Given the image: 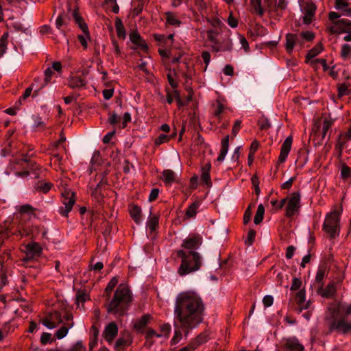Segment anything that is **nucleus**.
<instances>
[{
    "instance_id": "f257e3e1",
    "label": "nucleus",
    "mask_w": 351,
    "mask_h": 351,
    "mask_svg": "<svg viewBox=\"0 0 351 351\" xmlns=\"http://www.w3.org/2000/svg\"><path fill=\"white\" fill-rule=\"evenodd\" d=\"M204 311L203 300L195 291H182L178 293L175 299V320L180 328L186 333L203 322Z\"/></svg>"
},
{
    "instance_id": "f03ea898",
    "label": "nucleus",
    "mask_w": 351,
    "mask_h": 351,
    "mask_svg": "<svg viewBox=\"0 0 351 351\" xmlns=\"http://www.w3.org/2000/svg\"><path fill=\"white\" fill-rule=\"evenodd\" d=\"M202 243V238L198 234H194L186 238L182 244L184 249L176 252L178 256L182 258L178 274L184 276L198 270L202 265L201 256L195 250Z\"/></svg>"
},
{
    "instance_id": "7ed1b4c3",
    "label": "nucleus",
    "mask_w": 351,
    "mask_h": 351,
    "mask_svg": "<svg viewBox=\"0 0 351 351\" xmlns=\"http://www.w3.org/2000/svg\"><path fill=\"white\" fill-rule=\"evenodd\" d=\"M132 300L131 291L124 284H120L116 289L114 296L107 305L108 313L123 315Z\"/></svg>"
},
{
    "instance_id": "20e7f679",
    "label": "nucleus",
    "mask_w": 351,
    "mask_h": 351,
    "mask_svg": "<svg viewBox=\"0 0 351 351\" xmlns=\"http://www.w3.org/2000/svg\"><path fill=\"white\" fill-rule=\"evenodd\" d=\"M207 41L210 43V47L214 52L228 51L232 49V40L230 36L223 34L217 28L206 31Z\"/></svg>"
},
{
    "instance_id": "39448f33",
    "label": "nucleus",
    "mask_w": 351,
    "mask_h": 351,
    "mask_svg": "<svg viewBox=\"0 0 351 351\" xmlns=\"http://www.w3.org/2000/svg\"><path fill=\"white\" fill-rule=\"evenodd\" d=\"M324 230L331 237H334L339 231V213L334 210L328 213L324 223Z\"/></svg>"
},
{
    "instance_id": "423d86ee",
    "label": "nucleus",
    "mask_w": 351,
    "mask_h": 351,
    "mask_svg": "<svg viewBox=\"0 0 351 351\" xmlns=\"http://www.w3.org/2000/svg\"><path fill=\"white\" fill-rule=\"evenodd\" d=\"M329 332L336 331L339 333L346 334L351 332V322H348L342 318L338 320H328Z\"/></svg>"
},
{
    "instance_id": "0eeeda50",
    "label": "nucleus",
    "mask_w": 351,
    "mask_h": 351,
    "mask_svg": "<svg viewBox=\"0 0 351 351\" xmlns=\"http://www.w3.org/2000/svg\"><path fill=\"white\" fill-rule=\"evenodd\" d=\"M327 29L331 34H342L351 32V21L347 19H341L335 22L332 25L328 26Z\"/></svg>"
},
{
    "instance_id": "6e6552de",
    "label": "nucleus",
    "mask_w": 351,
    "mask_h": 351,
    "mask_svg": "<svg viewBox=\"0 0 351 351\" xmlns=\"http://www.w3.org/2000/svg\"><path fill=\"white\" fill-rule=\"evenodd\" d=\"M288 202L286 207V216L292 217L300 208V194L299 192H294L287 198Z\"/></svg>"
},
{
    "instance_id": "1a4fd4ad",
    "label": "nucleus",
    "mask_w": 351,
    "mask_h": 351,
    "mask_svg": "<svg viewBox=\"0 0 351 351\" xmlns=\"http://www.w3.org/2000/svg\"><path fill=\"white\" fill-rule=\"evenodd\" d=\"M75 193L71 191H65L62 193L63 200L62 203L64 207L60 208V213L62 215L67 216L68 213L71 210L75 199L74 198Z\"/></svg>"
},
{
    "instance_id": "9d476101",
    "label": "nucleus",
    "mask_w": 351,
    "mask_h": 351,
    "mask_svg": "<svg viewBox=\"0 0 351 351\" xmlns=\"http://www.w3.org/2000/svg\"><path fill=\"white\" fill-rule=\"evenodd\" d=\"M25 249V257L23 258L24 261H29L35 257L40 256L43 250L40 244L36 242L27 244Z\"/></svg>"
},
{
    "instance_id": "9b49d317",
    "label": "nucleus",
    "mask_w": 351,
    "mask_h": 351,
    "mask_svg": "<svg viewBox=\"0 0 351 351\" xmlns=\"http://www.w3.org/2000/svg\"><path fill=\"white\" fill-rule=\"evenodd\" d=\"M303 45L304 42L302 41L301 36L299 34L289 33L286 35L285 48L288 53H291L295 46L302 47Z\"/></svg>"
},
{
    "instance_id": "f8f14e48",
    "label": "nucleus",
    "mask_w": 351,
    "mask_h": 351,
    "mask_svg": "<svg viewBox=\"0 0 351 351\" xmlns=\"http://www.w3.org/2000/svg\"><path fill=\"white\" fill-rule=\"evenodd\" d=\"M117 325L115 322H112L105 327L102 335L107 342L111 343L117 335Z\"/></svg>"
},
{
    "instance_id": "ddd939ff",
    "label": "nucleus",
    "mask_w": 351,
    "mask_h": 351,
    "mask_svg": "<svg viewBox=\"0 0 351 351\" xmlns=\"http://www.w3.org/2000/svg\"><path fill=\"white\" fill-rule=\"evenodd\" d=\"M283 348L289 351H303L304 348L295 337L284 339Z\"/></svg>"
},
{
    "instance_id": "4468645a",
    "label": "nucleus",
    "mask_w": 351,
    "mask_h": 351,
    "mask_svg": "<svg viewBox=\"0 0 351 351\" xmlns=\"http://www.w3.org/2000/svg\"><path fill=\"white\" fill-rule=\"evenodd\" d=\"M292 141V136H289L283 142L280 149V154L278 158V161L280 162H284L286 160V158L288 156L291 148Z\"/></svg>"
},
{
    "instance_id": "2eb2a0df",
    "label": "nucleus",
    "mask_w": 351,
    "mask_h": 351,
    "mask_svg": "<svg viewBox=\"0 0 351 351\" xmlns=\"http://www.w3.org/2000/svg\"><path fill=\"white\" fill-rule=\"evenodd\" d=\"M316 7L312 3H308L304 8V16H303V22L305 24H310L315 15Z\"/></svg>"
},
{
    "instance_id": "dca6fc26",
    "label": "nucleus",
    "mask_w": 351,
    "mask_h": 351,
    "mask_svg": "<svg viewBox=\"0 0 351 351\" xmlns=\"http://www.w3.org/2000/svg\"><path fill=\"white\" fill-rule=\"evenodd\" d=\"M306 295L305 291L302 289L299 291L295 295V300L298 305V308L300 311L307 309L309 307L310 302H305Z\"/></svg>"
},
{
    "instance_id": "f3484780",
    "label": "nucleus",
    "mask_w": 351,
    "mask_h": 351,
    "mask_svg": "<svg viewBox=\"0 0 351 351\" xmlns=\"http://www.w3.org/2000/svg\"><path fill=\"white\" fill-rule=\"evenodd\" d=\"M86 80L83 77L77 75L70 77L69 80V86L71 88H80L86 86Z\"/></svg>"
},
{
    "instance_id": "a211bd4d",
    "label": "nucleus",
    "mask_w": 351,
    "mask_h": 351,
    "mask_svg": "<svg viewBox=\"0 0 351 351\" xmlns=\"http://www.w3.org/2000/svg\"><path fill=\"white\" fill-rule=\"evenodd\" d=\"M228 147H229V135H227L221 141V148L220 150V154L217 159V161H219V162L223 161V160L228 153Z\"/></svg>"
},
{
    "instance_id": "6ab92c4d",
    "label": "nucleus",
    "mask_w": 351,
    "mask_h": 351,
    "mask_svg": "<svg viewBox=\"0 0 351 351\" xmlns=\"http://www.w3.org/2000/svg\"><path fill=\"white\" fill-rule=\"evenodd\" d=\"M130 40L132 43L137 45L138 47L142 48L143 49H147V46L145 43V41L141 38L140 35L136 32H132L130 34Z\"/></svg>"
},
{
    "instance_id": "aec40b11",
    "label": "nucleus",
    "mask_w": 351,
    "mask_h": 351,
    "mask_svg": "<svg viewBox=\"0 0 351 351\" xmlns=\"http://www.w3.org/2000/svg\"><path fill=\"white\" fill-rule=\"evenodd\" d=\"M319 291L322 297L330 298L335 295L336 293V288L334 283H330L327 285L326 289H319Z\"/></svg>"
},
{
    "instance_id": "412c9836",
    "label": "nucleus",
    "mask_w": 351,
    "mask_h": 351,
    "mask_svg": "<svg viewBox=\"0 0 351 351\" xmlns=\"http://www.w3.org/2000/svg\"><path fill=\"white\" fill-rule=\"evenodd\" d=\"M73 326V322H68L64 323V325L62 326L60 329H58L56 332V336L58 339H61L64 338L68 333V331L70 328Z\"/></svg>"
},
{
    "instance_id": "4be33fe9",
    "label": "nucleus",
    "mask_w": 351,
    "mask_h": 351,
    "mask_svg": "<svg viewBox=\"0 0 351 351\" xmlns=\"http://www.w3.org/2000/svg\"><path fill=\"white\" fill-rule=\"evenodd\" d=\"M150 319L151 316L148 314L142 316L139 319L136 320V322L134 323V328L138 331L143 330L148 324Z\"/></svg>"
},
{
    "instance_id": "5701e85b",
    "label": "nucleus",
    "mask_w": 351,
    "mask_h": 351,
    "mask_svg": "<svg viewBox=\"0 0 351 351\" xmlns=\"http://www.w3.org/2000/svg\"><path fill=\"white\" fill-rule=\"evenodd\" d=\"M130 214L136 223L141 221V209L140 207L136 205L132 206L130 210Z\"/></svg>"
},
{
    "instance_id": "b1692460",
    "label": "nucleus",
    "mask_w": 351,
    "mask_h": 351,
    "mask_svg": "<svg viewBox=\"0 0 351 351\" xmlns=\"http://www.w3.org/2000/svg\"><path fill=\"white\" fill-rule=\"evenodd\" d=\"M176 173L170 169L165 170L162 172V180L167 184H171L176 181Z\"/></svg>"
},
{
    "instance_id": "393cba45",
    "label": "nucleus",
    "mask_w": 351,
    "mask_h": 351,
    "mask_svg": "<svg viewBox=\"0 0 351 351\" xmlns=\"http://www.w3.org/2000/svg\"><path fill=\"white\" fill-rule=\"evenodd\" d=\"M115 27L117 30V36L120 38L124 39L126 36L125 27L121 20L118 17H117L115 19Z\"/></svg>"
},
{
    "instance_id": "a878e982",
    "label": "nucleus",
    "mask_w": 351,
    "mask_h": 351,
    "mask_svg": "<svg viewBox=\"0 0 351 351\" xmlns=\"http://www.w3.org/2000/svg\"><path fill=\"white\" fill-rule=\"evenodd\" d=\"M211 168L210 163H206L202 168V180L207 184H210V171Z\"/></svg>"
},
{
    "instance_id": "bb28decb",
    "label": "nucleus",
    "mask_w": 351,
    "mask_h": 351,
    "mask_svg": "<svg viewBox=\"0 0 351 351\" xmlns=\"http://www.w3.org/2000/svg\"><path fill=\"white\" fill-rule=\"evenodd\" d=\"M53 184L51 182H38L34 186V189L36 191L47 193L52 187Z\"/></svg>"
},
{
    "instance_id": "cd10ccee",
    "label": "nucleus",
    "mask_w": 351,
    "mask_h": 351,
    "mask_svg": "<svg viewBox=\"0 0 351 351\" xmlns=\"http://www.w3.org/2000/svg\"><path fill=\"white\" fill-rule=\"evenodd\" d=\"M265 213V208L263 204H259L254 218V223L256 225L262 222Z\"/></svg>"
},
{
    "instance_id": "c85d7f7f",
    "label": "nucleus",
    "mask_w": 351,
    "mask_h": 351,
    "mask_svg": "<svg viewBox=\"0 0 351 351\" xmlns=\"http://www.w3.org/2000/svg\"><path fill=\"white\" fill-rule=\"evenodd\" d=\"M323 50V46L321 43L317 44L313 49L308 51L306 54V60H309L317 56Z\"/></svg>"
},
{
    "instance_id": "c756f323",
    "label": "nucleus",
    "mask_w": 351,
    "mask_h": 351,
    "mask_svg": "<svg viewBox=\"0 0 351 351\" xmlns=\"http://www.w3.org/2000/svg\"><path fill=\"white\" fill-rule=\"evenodd\" d=\"M348 3L346 0H335V8L337 10H342L346 12V15H351V9H347Z\"/></svg>"
},
{
    "instance_id": "7c9ffc66",
    "label": "nucleus",
    "mask_w": 351,
    "mask_h": 351,
    "mask_svg": "<svg viewBox=\"0 0 351 351\" xmlns=\"http://www.w3.org/2000/svg\"><path fill=\"white\" fill-rule=\"evenodd\" d=\"M199 206V202H195L191 205H190L186 211V215L188 217H194L197 214V210L198 209Z\"/></svg>"
},
{
    "instance_id": "2f4dec72",
    "label": "nucleus",
    "mask_w": 351,
    "mask_h": 351,
    "mask_svg": "<svg viewBox=\"0 0 351 351\" xmlns=\"http://www.w3.org/2000/svg\"><path fill=\"white\" fill-rule=\"evenodd\" d=\"M209 338V334L207 332L200 333L194 340L195 347L199 346L206 343Z\"/></svg>"
},
{
    "instance_id": "473e14b6",
    "label": "nucleus",
    "mask_w": 351,
    "mask_h": 351,
    "mask_svg": "<svg viewBox=\"0 0 351 351\" xmlns=\"http://www.w3.org/2000/svg\"><path fill=\"white\" fill-rule=\"evenodd\" d=\"M76 23L78 25L80 28L82 30V32L86 34V36H89L88 29V26L86 24V23L84 21L83 19L81 16H79L74 19Z\"/></svg>"
},
{
    "instance_id": "72a5a7b5",
    "label": "nucleus",
    "mask_w": 351,
    "mask_h": 351,
    "mask_svg": "<svg viewBox=\"0 0 351 351\" xmlns=\"http://www.w3.org/2000/svg\"><path fill=\"white\" fill-rule=\"evenodd\" d=\"M118 283V278L117 277H113L110 281L108 283L106 289H105V293L106 294V296L109 297L110 295L111 291L114 288V287Z\"/></svg>"
},
{
    "instance_id": "f704fd0d",
    "label": "nucleus",
    "mask_w": 351,
    "mask_h": 351,
    "mask_svg": "<svg viewBox=\"0 0 351 351\" xmlns=\"http://www.w3.org/2000/svg\"><path fill=\"white\" fill-rule=\"evenodd\" d=\"M67 15L63 11L60 14L56 21V26L58 29H60L62 25H66Z\"/></svg>"
},
{
    "instance_id": "c9c22d12",
    "label": "nucleus",
    "mask_w": 351,
    "mask_h": 351,
    "mask_svg": "<svg viewBox=\"0 0 351 351\" xmlns=\"http://www.w3.org/2000/svg\"><path fill=\"white\" fill-rule=\"evenodd\" d=\"M251 4L253 9L257 14H258L260 16L263 14L264 10L261 6V0H251Z\"/></svg>"
},
{
    "instance_id": "e433bc0d",
    "label": "nucleus",
    "mask_w": 351,
    "mask_h": 351,
    "mask_svg": "<svg viewBox=\"0 0 351 351\" xmlns=\"http://www.w3.org/2000/svg\"><path fill=\"white\" fill-rule=\"evenodd\" d=\"M53 74V71L51 69V68H47L45 71V83L41 86V87L38 89L34 91V93H37L38 90L44 88L51 80V77L52 75Z\"/></svg>"
},
{
    "instance_id": "4c0bfd02",
    "label": "nucleus",
    "mask_w": 351,
    "mask_h": 351,
    "mask_svg": "<svg viewBox=\"0 0 351 351\" xmlns=\"http://www.w3.org/2000/svg\"><path fill=\"white\" fill-rule=\"evenodd\" d=\"M147 226L151 231H154L158 226V217L156 216L150 217Z\"/></svg>"
},
{
    "instance_id": "58836bf2",
    "label": "nucleus",
    "mask_w": 351,
    "mask_h": 351,
    "mask_svg": "<svg viewBox=\"0 0 351 351\" xmlns=\"http://www.w3.org/2000/svg\"><path fill=\"white\" fill-rule=\"evenodd\" d=\"M162 336V335H160V334L157 333L154 330L149 329L147 330V332H146L145 337H146L147 341L149 342V346H151L153 343L152 339L154 337H160Z\"/></svg>"
},
{
    "instance_id": "ea45409f",
    "label": "nucleus",
    "mask_w": 351,
    "mask_h": 351,
    "mask_svg": "<svg viewBox=\"0 0 351 351\" xmlns=\"http://www.w3.org/2000/svg\"><path fill=\"white\" fill-rule=\"evenodd\" d=\"M325 276V270L323 269H319L316 274L315 280L316 282L319 285V289H321L323 287V282L322 280Z\"/></svg>"
},
{
    "instance_id": "a19ab883",
    "label": "nucleus",
    "mask_w": 351,
    "mask_h": 351,
    "mask_svg": "<svg viewBox=\"0 0 351 351\" xmlns=\"http://www.w3.org/2000/svg\"><path fill=\"white\" fill-rule=\"evenodd\" d=\"M351 176L350 168L345 164H342L341 167V176L343 179H346Z\"/></svg>"
},
{
    "instance_id": "79ce46f5",
    "label": "nucleus",
    "mask_w": 351,
    "mask_h": 351,
    "mask_svg": "<svg viewBox=\"0 0 351 351\" xmlns=\"http://www.w3.org/2000/svg\"><path fill=\"white\" fill-rule=\"evenodd\" d=\"M299 35L300 36H301L302 41H303L304 43V40L312 41L315 38L314 34L310 31L303 32L300 33Z\"/></svg>"
},
{
    "instance_id": "37998d69",
    "label": "nucleus",
    "mask_w": 351,
    "mask_h": 351,
    "mask_svg": "<svg viewBox=\"0 0 351 351\" xmlns=\"http://www.w3.org/2000/svg\"><path fill=\"white\" fill-rule=\"evenodd\" d=\"M97 179L99 180V182L97 183V186L95 189V193H97L98 189H99L100 187H101L104 185L107 184V179L106 178V173L105 172L99 175Z\"/></svg>"
},
{
    "instance_id": "c03bdc74",
    "label": "nucleus",
    "mask_w": 351,
    "mask_h": 351,
    "mask_svg": "<svg viewBox=\"0 0 351 351\" xmlns=\"http://www.w3.org/2000/svg\"><path fill=\"white\" fill-rule=\"evenodd\" d=\"M170 136L161 134L158 138H156L154 143L156 145H160L164 143H167L170 140Z\"/></svg>"
},
{
    "instance_id": "a18cd8bd",
    "label": "nucleus",
    "mask_w": 351,
    "mask_h": 351,
    "mask_svg": "<svg viewBox=\"0 0 351 351\" xmlns=\"http://www.w3.org/2000/svg\"><path fill=\"white\" fill-rule=\"evenodd\" d=\"M349 94L348 86L346 84H341L338 87V96L341 97Z\"/></svg>"
},
{
    "instance_id": "49530a36",
    "label": "nucleus",
    "mask_w": 351,
    "mask_h": 351,
    "mask_svg": "<svg viewBox=\"0 0 351 351\" xmlns=\"http://www.w3.org/2000/svg\"><path fill=\"white\" fill-rule=\"evenodd\" d=\"M34 208L29 204H24L19 207V210L21 213L31 214L33 213Z\"/></svg>"
},
{
    "instance_id": "de8ad7c7",
    "label": "nucleus",
    "mask_w": 351,
    "mask_h": 351,
    "mask_svg": "<svg viewBox=\"0 0 351 351\" xmlns=\"http://www.w3.org/2000/svg\"><path fill=\"white\" fill-rule=\"evenodd\" d=\"M167 23L172 25H178L180 21H178L172 14H167Z\"/></svg>"
},
{
    "instance_id": "09e8293b",
    "label": "nucleus",
    "mask_w": 351,
    "mask_h": 351,
    "mask_svg": "<svg viewBox=\"0 0 351 351\" xmlns=\"http://www.w3.org/2000/svg\"><path fill=\"white\" fill-rule=\"evenodd\" d=\"M258 125L261 130H267L271 127V124L269 122L268 119L264 117L259 119Z\"/></svg>"
},
{
    "instance_id": "8fccbe9b",
    "label": "nucleus",
    "mask_w": 351,
    "mask_h": 351,
    "mask_svg": "<svg viewBox=\"0 0 351 351\" xmlns=\"http://www.w3.org/2000/svg\"><path fill=\"white\" fill-rule=\"evenodd\" d=\"M120 117L118 116V114L113 112L112 113H109V118L108 119V122L111 125H115L118 123Z\"/></svg>"
},
{
    "instance_id": "3c124183",
    "label": "nucleus",
    "mask_w": 351,
    "mask_h": 351,
    "mask_svg": "<svg viewBox=\"0 0 351 351\" xmlns=\"http://www.w3.org/2000/svg\"><path fill=\"white\" fill-rule=\"evenodd\" d=\"M256 231L254 230H250L249 232H248V234H247V240L245 241V243H248V245H251L254 241V239H255V237H256Z\"/></svg>"
},
{
    "instance_id": "603ef678",
    "label": "nucleus",
    "mask_w": 351,
    "mask_h": 351,
    "mask_svg": "<svg viewBox=\"0 0 351 351\" xmlns=\"http://www.w3.org/2000/svg\"><path fill=\"white\" fill-rule=\"evenodd\" d=\"M251 206H252V204H250L245 211V213L243 215L244 224H247L251 219V216H252Z\"/></svg>"
},
{
    "instance_id": "864d4df0",
    "label": "nucleus",
    "mask_w": 351,
    "mask_h": 351,
    "mask_svg": "<svg viewBox=\"0 0 351 351\" xmlns=\"http://www.w3.org/2000/svg\"><path fill=\"white\" fill-rule=\"evenodd\" d=\"M350 53V46L348 44H344L341 47V56L343 58H346Z\"/></svg>"
},
{
    "instance_id": "5fc2aeb1",
    "label": "nucleus",
    "mask_w": 351,
    "mask_h": 351,
    "mask_svg": "<svg viewBox=\"0 0 351 351\" xmlns=\"http://www.w3.org/2000/svg\"><path fill=\"white\" fill-rule=\"evenodd\" d=\"M302 285V280L300 278H294L293 280L292 285L291 286V290L295 291L298 290Z\"/></svg>"
},
{
    "instance_id": "6e6d98bb",
    "label": "nucleus",
    "mask_w": 351,
    "mask_h": 351,
    "mask_svg": "<svg viewBox=\"0 0 351 351\" xmlns=\"http://www.w3.org/2000/svg\"><path fill=\"white\" fill-rule=\"evenodd\" d=\"M161 333L160 335H162V336L168 337L170 331H171V326L169 324H165L160 327Z\"/></svg>"
},
{
    "instance_id": "4d7b16f0",
    "label": "nucleus",
    "mask_w": 351,
    "mask_h": 351,
    "mask_svg": "<svg viewBox=\"0 0 351 351\" xmlns=\"http://www.w3.org/2000/svg\"><path fill=\"white\" fill-rule=\"evenodd\" d=\"M331 125H332V121H329V120H324V121L323 125H322L323 137H324L326 136L327 132L328 131V130L331 127Z\"/></svg>"
},
{
    "instance_id": "13d9d810",
    "label": "nucleus",
    "mask_w": 351,
    "mask_h": 351,
    "mask_svg": "<svg viewBox=\"0 0 351 351\" xmlns=\"http://www.w3.org/2000/svg\"><path fill=\"white\" fill-rule=\"evenodd\" d=\"M43 324L47 327L49 329H52L56 327V324L53 322V320L49 317V319H44L43 320Z\"/></svg>"
},
{
    "instance_id": "bf43d9fd",
    "label": "nucleus",
    "mask_w": 351,
    "mask_h": 351,
    "mask_svg": "<svg viewBox=\"0 0 351 351\" xmlns=\"http://www.w3.org/2000/svg\"><path fill=\"white\" fill-rule=\"evenodd\" d=\"M274 298L271 295H265L263 299V303L265 307H269L272 305Z\"/></svg>"
},
{
    "instance_id": "052dcab7",
    "label": "nucleus",
    "mask_w": 351,
    "mask_h": 351,
    "mask_svg": "<svg viewBox=\"0 0 351 351\" xmlns=\"http://www.w3.org/2000/svg\"><path fill=\"white\" fill-rule=\"evenodd\" d=\"M51 335L48 332H43L40 337V342L42 344L45 345L48 342L51 341Z\"/></svg>"
},
{
    "instance_id": "680f3d73",
    "label": "nucleus",
    "mask_w": 351,
    "mask_h": 351,
    "mask_svg": "<svg viewBox=\"0 0 351 351\" xmlns=\"http://www.w3.org/2000/svg\"><path fill=\"white\" fill-rule=\"evenodd\" d=\"M50 317L53 320V322L55 321H57L58 324L63 322V320L61 317V315L57 311H55L53 313H51L50 315Z\"/></svg>"
},
{
    "instance_id": "e2e57ef3",
    "label": "nucleus",
    "mask_w": 351,
    "mask_h": 351,
    "mask_svg": "<svg viewBox=\"0 0 351 351\" xmlns=\"http://www.w3.org/2000/svg\"><path fill=\"white\" fill-rule=\"evenodd\" d=\"M241 125V120H237L233 125L232 130V134L233 136H236L237 133L239 132V130H240Z\"/></svg>"
},
{
    "instance_id": "0e129e2a",
    "label": "nucleus",
    "mask_w": 351,
    "mask_h": 351,
    "mask_svg": "<svg viewBox=\"0 0 351 351\" xmlns=\"http://www.w3.org/2000/svg\"><path fill=\"white\" fill-rule=\"evenodd\" d=\"M239 38L242 47L244 49L245 51H248L249 44L246 38L242 35H239Z\"/></svg>"
},
{
    "instance_id": "69168bd1",
    "label": "nucleus",
    "mask_w": 351,
    "mask_h": 351,
    "mask_svg": "<svg viewBox=\"0 0 351 351\" xmlns=\"http://www.w3.org/2000/svg\"><path fill=\"white\" fill-rule=\"evenodd\" d=\"M88 296L84 293H78L76 296L77 304L79 305L80 302L84 303L88 299Z\"/></svg>"
},
{
    "instance_id": "338daca9",
    "label": "nucleus",
    "mask_w": 351,
    "mask_h": 351,
    "mask_svg": "<svg viewBox=\"0 0 351 351\" xmlns=\"http://www.w3.org/2000/svg\"><path fill=\"white\" fill-rule=\"evenodd\" d=\"M32 119H34V127L38 128V127H44L45 123L43 121H41V118L38 116L34 115L32 117Z\"/></svg>"
},
{
    "instance_id": "774afa93",
    "label": "nucleus",
    "mask_w": 351,
    "mask_h": 351,
    "mask_svg": "<svg viewBox=\"0 0 351 351\" xmlns=\"http://www.w3.org/2000/svg\"><path fill=\"white\" fill-rule=\"evenodd\" d=\"M71 351H85V347L82 342H77L72 347Z\"/></svg>"
}]
</instances>
